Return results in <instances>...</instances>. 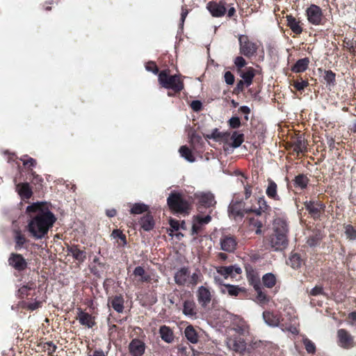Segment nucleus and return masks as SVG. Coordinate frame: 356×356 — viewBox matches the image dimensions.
<instances>
[{
    "label": "nucleus",
    "mask_w": 356,
    "mask_h": 356,
    "mask_svg": "<svg viewBox=\"0 0 356 356\" xmlns=\"http://www.w3.org/2000/svg\"><path fill=\"white\" fill-rule=\"evenodd\" d=\"M183 314L191 318H196L197 310L195 303L192 300H186L183 304Z\"/></svg>",
    "instance_id": "obj_22"
},
{
    "label": "nucleus",
    "mask_w": 356,
    "mask_h": 356,
    "mask_svg": "<svg viewBox=\"0 0 356 356\" xmlns=\"http://www.w3.org/2000/svg\"><path fill=\"white\" fill-rule=\"evenodd\" d=\"M302 343L305 345V349L308 353H314L316 351L315 344L306 337H303Z\"/></svg>",
    "instance_id": "obj_49"
},
{
    "label": "nucleus",
    "mask_w": 356,
    "mask_h": 356,
    "mask_svg": "<svg viewBox=\"0 0 356 356\" xmlns=\"http://www.w3.org/2000/svg\"><path fill=\"white\" fill-rule=\"evenodd\" d=\"M13 239L16 250L24 248L26 244L29 242L26 235L20 229H15L13 231Z\"/></svg>",
    "instance_id": "obj_20"
},
{
    "label": "nucleus",
    "mask_w": 356,
    "mask_h": 356,
    "mask_svg": "<svg viewBox=\"0 0 356 356\" xmlns=\"http://www.w3.org/2000/svg\"><path fill=\"white\" fill-rule=\"evenodd\" d=\"M111 305L115 311L122 313L124 310V300L121 296H115L111 301Z\"/></svg>",
    "instance_id": "obj_36"
},
{
    "label": "nucleus",
    "mask_w": 356,
    "mask_h": 356,
    "mask_svg": "<svg viewBox=\"0 0 356 356\" xmlns=\"http://www.w3.org/2000/svg\"><path fill=\"white\" fill-rule=\"evenodd\" d=\"M250 212L248 209H242V202H232L229 206V216L236 218V217H242L245 213Z\"/></svg>",
    "instance_id": "obj_21"
},
{
    "label": "nucleus",
    "mask_w": 356,
    "mask_h": 356,
    "mask_svg": "<svg viewBox=\"0 0 356 356\" xmlns=\"http://www.w3.org/2000/svg\"><path fill=\"white\" fill-rule=\"evenodd\" d=\"M201 273L199 270H196L192 275L189 274L188 286H195L200 281Z\"/></svg>",
    "instance_id": "obj_48"
},
{
    "label": "nucleus",
    "mask_w": 356,
    "mask_h": 356,
    "mask_svg": "<svg viewBox=\"0 0 356 356\" xmlns=\"http://www.w3.org/2000/svg\"><path fill=\"white\" fill-rule=\"evenodd\" d=\"M21 161L23 162L24 165L27 167H33L36 164L35 159L31 157H28L27 156H24L22 158H21Z\"/></svg>",
    "instance_id": "obj_51"
},
{
    "label": "nucleus",
    "mask_w": 356,
    "mask_h": 356,
    "mask_svg": "<svg viewBox=\"0 0 356 356\" xmlns=\"http://www.w3.org/2000/svg\"><path fill=\"white\" fill-rule=\"evenodd\" d=\"M307 19L313 25H319L323 19L321 8L314 4H312L306 10Z\"/></svg>",
    "instance_id": "obj_8"
},
{
    "label": "nucleus",
    "mask_w": 356,
    "mask_h": 356,
    "mask_svg": "<svg viewBox=\"0 0 356 356\" xmlns=\"http://www.w3.org/2000/svg\"><path fill=\"white\" fill-rule=\"evenodd\" d=\"M141 227L145 231H150L153 229L154 223L151 215L147 214L140 219Z\"/></svg>",
    "instance_id": "obj_34"
},
{
    "label": "nucleus",
    "mask_w": 356,
    "mask_h": 356,
    "mask_svg": "<svg viewBox=\"0 0 356 356\" xmlns=\"http://www.w3.org/2000/svg\"><path fill=\"white\" fill-rule=\"evenodd\" d=\"M273 233L268 238L270 248L275 251L282 250L288 245V225L285 220L277 218L273 223Z\"/></svg>",
    "instance_id": "obj_2"
},
{
    "label": "nucleus",
    "mask_w": 356,
    "mask_h": 356,
    "mask_svg": "<svg viewBox=\"0 0 356 356\" xmlns=\"http://www.w3.org/2000/svg\"><path fill=\"white\" fill-rule=\"evenodd\" d=\"M308 183L309 179L305 175L300 174L295 177L294 185L296 187L303 189L307 186Z\"/></svg>",
    "instance_id": "obj_38"
},
{
    "label": "nucleus",
    "mask_w": 356,
    "mask_h": 356,
    "mask_svg": "<svg viewBox=\"0 0 356 356\" xmlns=\"http://www.w3.org/2000/svg\"><path fill=\"white\" fill-rule=\"evenodd\" d=\"M226 291L229 296H237L239 294V293L243 291V290L242 289V288H240L236 285L225 284V289H222V292L225 293Z\"/></svg>",
    "instance_id": "obj_41"
},
{
    "label": "nucleus",
    "mask_w": 356,
    "mask_h": 356,
    "mask_svg": "<svg viewBox=\"0 0 356 356\" xmlns=\"http://www.w3.org/2000/svg\"><path fill=\"white\" fill-rule=\"evenodd\" d=\"M225 5L226 3L224 1H220L219 2L211 1L207 4V9L213 17H220L226 13Z\"/></svg>",
    "instance_id": "obj_11"
},
{
    "label": "nucleus",
    "mask_w": 356,
    "mask_h": 356,
    "mask_svg": "<svg viewBox=\"0 0 356 356\" xmlns=\"http://www.w3.org/2000/svg\"><path fill=\"white\" fill-rule=\"evenodd\" d=\"M243 138L244 136L243 134L238 133L237 131L233 132L231 136V139L232 140V146L234 148H237L241 146L243 142Z\"/></svg>",
    "instance_id": "obj_45"
},
{
    "label": "nucleus",
    "mask_w": 356,
    "mask_h": 356,
    "mask_svg": "<svg viewBox=\"0 0 356 356\" xmlns=\"http://www.w3.org/2000/svg\"><path fill=\"white\" fill-rule=\"evenodd\" d=\"M8 262L9 266L19 272L24 270L28 265L26 259L18 253H11L8 259Z\"/></svg>",
    "instance_id": "obj_9"
},
{
    "label": "nucleus",
    "mask_w": 356,
    "mask_h": 356,
    "mask_svg": "<svg viewBox=\"0 0 356 356\" xmlns=\"http://www.w3.org/2000/svg\"><path fill=\"white\" fill-rule=\"evenodd\" d=\"M225 135V133L220 132L217 129H216L212 131L209 137L216 140H218L224 138Z\"/></svg>",
    "instance_id": "obj_56"
},
{
    "label": "nucleus",
    "mask_w": 356,
    "mask_h": 356,
    "mask_svg": "<svg viewBox=\"0 0 356 356\" xmlns=\"http://www.w3.org/2000/svg\"><path fill=\"white\" fill-rule=\"evenodd\" d=\"M17 191L22 199H29L33 193L30 186L27 183L19 184L17 185Z\"/></svg>",
    "instance_id": "obj_28"
},
{
    "label": "nucleus",
    "mask_w": 356,
    "mask_h": 356,
    "mask_svg": "<svg viewBox=\"0 0 356 356\" xmlns=\"http://www.w3.org/2000/svg\"><path fill=\"white\" fill-rule=\"evenodd\" d=\"M202 102L199 100H194L191 104V107L194 111H199L202 108Z\"/></svg>",
    "instance_id": "obj_64"
},
{
    "label": "nucleus",
    "mask_w": 356,
    "mask_h": 356,
    "mask_svg": "<svg viewBox=\"0 0 356 356\" xmlns=\"http://www.w3.org/2000/svg\"><path fill=\"white\" fill-rule=\"evenodd\" d=\"M68 254H70L74 259L79 262H83L86 258V253L85 251L80 250L77 245H72L67 248Z\"/></svg>",
    "instance_id": "obj_26"
},
{
    "label": "nucleus",
    "mask_w": 356,
    "mask_h": 356,
    "mask_svg": "<svg viewBox=\"0 0 356 356\" xmlns=\"http://www.w3.org/2000/svg\"><path fill=\"white\" fill-rule=\"evenodd\" d=\"M338 343L342 348H349L352 346L353 339L352 336L344 329H340L337 332Z\"/></svg>",
    "instance_id": "obj_16"
},
{
    "label": "nucleus",
    "mask_w": 356,
    "mask_h": 356,
    "mask_svg": "<svg viewBox=\"0 0 356 356\" xmlns=\"http://www.w3.org/2000/svg\"><path fill=\"white\" fill-rule=\"evenodd\" d=\"M251 284L253 286L257 293V296L255 298L257 303L261 306L266 305L269 302V298L265 293L263 292L259 280L257 278H252L251 280Z\"/></svg>",
    "instance_id": "obj_12"
},
{
    "label": "nucleus",
    "mask_w": 356,
    "mask_h": 356,
    "mask_svg": "<svg viewBox=\"0 0 356 356\" xmlns=\"http://www.w3.org/2000/svg\"><path fill=\"white\" fill-rule=\"evenodd\" d=\"M250 225L251 226H253L254 227H257V229L255 230V233L257 234H260L261 233V227H262V222L259 220V219L257 218H250Z\"/></svg>",
    "instance_id": "obj_50"
},
{
    "label": "nucleus",
    "mask_w": 356,
    "mask_h": 356,
    "mask_svg": "<svg viewBox=\"0 0 356 356\" xmlns=\"http://www.w3.org/2000/svg\"><path fill=\"white\" fill-rule=\"evenodd\" d=\"M287 264L293 269H298L302 264L300 256L297 253L292 254Z\"/></svg>",
    "instance_id": "obj_40"
},
{
    "label": "nucleus",
    "mask_w": 356,
    "mask_h": 356,
    "mask_svg": "<svg viewBox=\"0 0 356 356\" xmlns=\"http://www.w3.org/2000/svg\"><path fill=\"white\" fill-rule=\"evenodd\" d=\"M237 241L234 236L224 235L220 238L221 249L227 252H232L236 250Z\"/></svg>",
    "instance_id": "obj_13"
},
{
    "label": "nucleus",
    "mask_w": 356,
    "mask_h": 356,
    "mask_svg": "<svg viewBox=\"0 0 356 356\" xmlns=\"http://www.w3.org/2000/svg\"><path fill=\"white\" fill-rule=\"evenodd\" d=\"M242 272L241 268L235 265V266H222L218 269V273L225 277H227L229 276L234 277L236 275L241 274Z\"/></svg>",
    "instance_id": "obj_23"
},
{
    "label": "nucleus",
    "mask_w": 356,
    "mask_h": 356,
    "mask_svg": "<svg viewBox=\"0 0 356 356\" xmlns=\"http://www.w3.org/2000/svg\"><path fill=\"white\" fill-rule=\"evenodd\" d=\"M321 238L322 236L319 232H314L308 237L307 243L310 247H314L319 243Z\"/></svg>",
    "instance_id": "obj_46"
},
{
    "label": "nucleus",
    "mask_w": 356,
    "mask_h": 356,
    "mask_svg": "<svg viewBox=\"0 0 356 356\" xmlns=\"http://www.w3.org/2000/svg\"><path fill=\"white\" fill-rule=\"evenodd\" d=\"M159 81L163 88L172 89L175 92H179L184 88V83L180 80L179 76H169L165 70L159 73Z\"/></svg>",
    "instance_id": "obj_3"
},
{
    "label": "nucleus",
    "mask_w": 356,
    "mask_h": 356,
    "mask_svg": "<svg viewBox=\"0 0 356 356\" xmlns=\"http://www.w3.org/2000/svg\"><path fill=\"white\" fill-rule=\"evenodd\" d=\"M308 86V82L307 81L302 80L300 81H296L294 83V87L298 90H302L305 89Z\"/></svg>",
    "instance_id": "obj_62"
},
{
    "label": "nucleus",
    "mask_w": 356,
    "mask_h": 356,
    "mask_svg": "<svg viewBox=\"0 0 356 356\" xmlns=\"http://www.w3.org/2000/svg\"><path fill=\"white\" fill-rule=\"evenodd\" d=\"M44 347L49 355L53 354L57 348L56 346L51 341L45 343Z\"/></svg>",
    "instance_id": "obj_58"
},
{
    "label": "nucleus",
    "mask_w": 356,
    "mask_h": 356,
    "mask_svg": "<svg viewBox=\"0 0 356 356\" xmlns=\"http://www.w3.org/2000/svg\"><path fill=\"white\" fill-rule=\"evenodd\" d=\"M257 203L259 205L258 209H251L249 210H250V212H254L256 213L257 216H260L261 214V213L266 211L269 207L267 204V202H266L264 197H259V199L257 200Z\"/></svg>",
    "instance_id": "obj_35"
},
{
    "label": "nucleus",
    "mask_w": 356,
    "mask_h": 356,
    "mask_svg": "<svg viewBox=\"0 0 356 356\" xmlns=\"http://www.w3.org/2000/svg\"><path fill=\"white\" fill-rule=\"evenodd\" d=\"M309 63L307 58L299 59L292 67V71L296 73L305 72L308 67Z\"/></svg>",
    "instance_id": "obj_32"
},
{
    "label": "nucleus",
    "mask_w": 356,
    "mask_h": 356,
    "mask_svg": "<svg viewBox=\"0 0 356 356\" xmlns=\"http://www.w3.org/2000/svg\"><path fill=\"white\" fill-rule=\"evenodd\" d=\"M224 78H225V81L226 82V83L227 85H233L234 83V76L233 75V74L229 72V71H227L224 74Z\"/></svg>",
    "instance_id": "obj_55"
},
{
    "label": "nucleus",
    "mask_w": 356,
    "mask_h": 356,
    "mask_svg": "<svg viewBox=\"0 0 356 356\" xmlns=\"http://www.w3.org/2000/svg\"><path fill=\"white\" fill-rule=\"evenodd\" d=\"M211 220V218L209 215H207L205 216H197L193 222V232L198 233L201 227L204 225L208 224Z\"/></svg>",
    "instance_id": "obj_25"
},
{
    "label": "nucleus",
    "mask_w": 356,
    "mask_h": 356,
    "mask_svg": "<svg viewBox=\"0 0 356 356\" xmlns=\"http://www.w3.org/2000/svg\"><path fill=\"white\" fill-rule=\"evenodd\" d=\"M265 323L272 327H280L282 324L280 322V316L270 311H265L262 314Z\"/></svg>",
    "instance_id": "obj_17"
},
{
    "label": "nucleus",
    "mask_w": 356,
    "mask_h": 356,
    "mask_svg": "<svg viewBox=\"0 0 356 356\" xmlns=\"http://www.w3.org/2000/svg\"><path fill=\"white\" fill-rule=\"evenodd\" d=\"M145 345L144 342L138 339H133L129 345V350L133 356H141L144 354Z\"/></svg>",
    "instance_id": "obj_15"
},
{
    "label": "nucleus",
    "mask_w": 356,
    "mask_h": 356,
    "mask_svg": "<svg viewBox=\"0 0 356 356\" xmlns=\"http://www.w3.org/2000/svg\"><path fill=\"white\" fill-rule=\"evenodd\" d=\"M133 275L135 277H139L138 281L140 282H148L151 280L150 275L145 272L142 266L136 267L134 270Z\"/></svg>",
    "instance_id": "obj_31"
},
{
    "label": "nucleus",
    "mask_w": 356,
    "mask_h": 356,
    "mask_svg": "<svg viewBox=\"0 0 356 356\" xmlns=\"http://www.w3.org/2000/svg\"><path fill=\"white\" fill-rule=\"evenodd\" d=\"M30 216L27 229L35 239H42L56 220L54 214L43 202H35L26 207Z\"/></svg>",
    "instance_id": "obj_1"
},
{
    "label": "nucleus",
    "mask_w": 356,
    "mask_h": 356,
    "mask_svg": "<svg viewBox=\"0 0 356 356\" xmlns=\"http://www.w3.org/2000/svg\"><path fill=\"white\" fill-rule=\"evenodd\" d=\"M240 53L246 57L254 56L258 49L257 44L248 39L245 35L238 37Z\"/></svg>",
    "instance_id": "obj_5"
},
{
    "label": "nucleus",
    "mask_w": 356,
    "mask_h": 356,
    "mask_svg": "<svg viewBox=\"0 0 356 356\" xmlns=\"http://www.w3.org/2000/svg\"><path fill=\"white\" fill-rule=\"evenodd\" d=\"M227 348L235 353H241L246 349L245 340L239 337H228L225 341Z\"/></svg>",
    "instance_id": "obj_6"
},
{
    "label": "nucleus",
    "mask_w": 356,
    "mask_h": 356,
    "mask_svg": "<svg viewBox=\"0 0 356 356\" xmlns=\"http://www.w3.org/2000/svg\"><path fill=\"white\" fill-rule=\"evenodd\" d=\"M111 235L113 238H120L121 241H123L124 244L126 243V236L120 230H118V229L113 230Z\"/></svg>",
    "instance_id": "obj_61"
},
{
    "label": "nucleus",
    "mask_w": 356,
    "mask_h": 356,
    "mask_svg": "<svg viewBox=\"0 0 356 356\" xmlns=\"http://www.w3.org/2000/svg\"><path fill=\"white\" fill-rule=\"evenodd\" d=\"M159 334L161 339L166 343H170L174 340L172 330L166 325H162L159 328Z\"/></svg>",
    "instance_id": "obj_27"
},
{
    "label": "nucleus",
    "mask_w": 356,
    "mask_h": 356,
    "mask_svg": "<svg viewBox=\"0 0 356 356\" xmlns=\"http://www.w3.org/2000/svg\"><path fill=\"white\" fill-rule=\"evenodd\" d=\"M195 197L198 204L205 208L213 207L216 204L214 195L209 192H197Z\"/></svg>",
    "instance_id": "obj_10"
},
{
    "label": "nucleus",
    "mask_w": 356,
    "mask_h": 356,
    "mask_svg": "<svg viewBox=\"0 0 356 356\" xmlns=\"http://www.w3.org/2000/svg\"><path fill=\"white\" fill-rule=\"evenodd\" d=\"M167 202L170 209L177 213H184L189 209L188 202L179 193H171L167 199Z\"/></svg>",
    "instance_id": "obj_4"
},
{
    "label": "nucleus",
    "mask_w": 356,
    "mask_h": 356,
    "mask_svg": "<svg viewBox=\"0 0 356 356\" xmlns=\"http://www.w3.org/2000/svg\"><path fill=\"white\" fill-rule=\"evenodd\" d=\"M346 234L350 239H355L356 238V230L351 225L346 227Z\"/></svg>",
    "instance_id": "obj_53"
},
{
    "label": "nucleus",
    "mask_w": 356,
    "mask_h": 356,
    "mask_svg": "<svg viewBox=\"0 0 356 356\" xmlns=\"http://www.w3.org/2000/svg\"><path fill=\"white\" fill-rule=\"evenodd\" d=\"M286 21L288 26L296 34H300L302 29L300 25V22L291 15L286 16Z\"/></svg>",
    "instance_id": "obj_30"
},
{
    "label": "nucleus",
    "mask_w": 356,
    "mask_h": 356,
    "mask_svg": "<svg viewBox=\"0 0 356 356\" xmlns=\"http://www.w3.org/2000/svg\"><path fill=\"white\" fill-rule=\"evenodd\" d=\"M77 319L81 325L88 328L92 327L95 324L93 317L90 314L83 312L81 309H79Z\"/></svg>",
    "instance_id": "obj_24"
},
{
    "label": "nucleus",
    "mask_w": 356,
    "mask_h": 356,
    "mask_svg": "<svg viewBox=\"0 0 356 356\" xmlns=\"http://www.w3.org/2000/svg\"><path fill=\"white\" fill-rule=\"evenodd\" d=\"M306 210L314 218H319L321 213L324 211L325 204L320 201L309 200L304 202Z\"/></svg>",
    "instance_id": "obj_7"
},
{
    "label": "nucleus",
    "mask_w": 356,
    "mask_h": 356,
    "mask_svg": "<svg viewBox=\"0 0 356 356\" xmlns=\"http://www.w3.org/2000/svg\"><path fill=\"white\" fill-rule=\"evenodd\" d=\"M184 335L191 343H197L198 342L197 334L192 325H188L186 327Z\"/></svg>",
    "instance_id": "obj_33"
},
{
    "label": "nucleus",
    "mask_w": 356,
    "mask_h": 356,
    "mask_svg": "<svg viewBox=\"0 0 356 356\" xmlns=\"http://www.w3.org/2000/svg\"><path fill=\"white\" fill-rule=\"evenodd\" d=\"M35 287V285L33 282H28L26 284H24L18 289L19 296L21 298H24L26 296H28L29 291L33 289Z\"/></svg>",
    "instance_id": "obj_47"
},
{
    "label": "nucleus",
    "mask_w": 356,
    "mask_h": 356,
    "mask_svg": "<svg viewBox=\"0 0 356 356\" xmlns=\"http://www.w3.org/2000/svg\"><path fill=\"white\" fill-rule=\"evenodd\" d=\"M234 64L238 68L243 67L245 65V60L241 56H237L234 60Z\"/></svg>",
    "instance_id": "obj_63"
},
{
    "label": "nucleus",
    "mask_w": 356,
    "mask_h": 356,
    "mask_svg": "<svg viewBox=\"0 0 356 356\" xmlns=\"http://www.w3.org/2000/svg\"><path fill=\"white\" fill-rule=\"evenodd\" d=\"M189 277V270L186 267H182L175 274L174 279L175 283L179 286H188Z\"/></svg>",
    "instance_id": "obj_19"
},
{
    "label": "nucleus",
    "mask_w": 356,
    "mask_h": 356,
    "mask_svg": "<svg viewBox=\"0 0 356 356\" xmlns=\"http://www.w3.org/2000/svg\"><path fill=\"white\" fill-rule=\"evenodd\" d=\"M232 330L243 337L248 335L250 333L248 324L241 318H237L233 321Z\"/></svg>",
    "instance_id": "obj_14"
},
{
    "label": "nucleus",
    "mask_w": 356,
    "mask_h": 356,
    "mask_svg": "<svg viewBox=\"0 0 356 356\" xmlns=\"http://www.w3.org/2000/svg\"><path fill=\"white\" fill-rule=\"evenodd\" d=\"M309 294L313 296L323 295L324 294L323 289L321 286H316L311 290Z\"/></svg>",
    "instance_id": "obj_59"
},
{
    "label": "nucleus",
    "mask_w": 356,
    "mask_h": 356,
    "mask_svg": "<svg viewBox=\"0 0 356 356\" xmlns=\"http://www.w3.org/2000/svg\"><path fill=\"white\" fill-rule=\"evenodd\" d=\"M266 193L269 198L275 200H279L280 197L277 195V186L273 180H268V186L266 190Z\"/></svg>",
    "instance_id": "obj_29"
},
{
    "label": "nucleus",
    "mask_w": 356,
    "mask_h": 356,
    "mask_svg": "<svg viewBox=\"0 0 356 356\" xmlns=\"http://www.w3.org/2000/svg\"><path fill=\"white\" fill-rule=\"evenodd\" d=\"M181 157L184 158L186 161L192 163L195 161V157L191 151L186 146H181L179 150Z\"/></svg>",
    "instance_id": "obj_44"
},
{
    "label": "nucleus",
    "mask_w": 356,
    "mask_h": 356,
    "mask_svg": "<svg viewBox=\"0 0 356 356\" xmlns=\"http://www.w3.org/2000/svg\"><path fill=\"white\" fill-rule=\"evenodd\" d=\"M324 78L327 83L333 84L335 81V74L331 70L326 71Z\"/></svg>",
    "instance_id": "obj_52"
},
{
    "label": "nucleus",
    "mask_w": 356,
    "mask_h": 356,
    "mask_svg": "<svg viewBox=\"0 0 356 356\" xmlns=\"http://www.w3.org/2000/svg\"><path fill=\"white\" fill-rule=\"evenodd\" d=\"M197 297L199 303L202 307H206L211 300L210 291L205 286H201L197 291Z\"/></svg>",
    "instance_id": "obj_18"
},
{
    "label": "nucleus",
    "mask_w": 356,
    "mask_h": 356,
    "mask_svg": "<svg viewBox=\"0 0 356 356\" xmlns=\"http://www.w3.org/2000/svg\"><path fill=\"white\" fill-rule=\"evenodd\" d=\"M149 207L143 203L134 204L131 208L130 212L132 214H141L147 211Z\"/></svg>",
    "instance_id": "obj_43"
},
{
    "label": "nucleus",
    "mask_w": 356,
    "mask_h": 356,
    "mask_svg": "<svg viewBox=\"0 0 356 356\" xmlns=\"http://www.w3.org/2000/svg\"><path fill=\"white\" fill-rule=\"evenodd\" d=\"M145 68L147 71L152 72L155 74L159 72V69L154 62L147 63L145 65Z\"/></svg>",
    "instance_id": "obj_60"
},
{
    "label": "nucleus",
    "mask_w": 356,
    "mask_h": 356,
    "mask_svg": "<svg viewBox=\"0 0 356 356\" xmlns=\"http://www.w3.org/2000/svg\"><path fill=\"white\" fill-rule=\"evenodd\" d=\"M262 281L267 288H273L276 284V277L274 274L268 273L262 277Z\"/></svg>",
    "instance_id": "obj_39"
},
{
    "label": "nucleus",
    "mask_w": 356,
    "mask_h": 356,
    "mask_svg": "<svg viewBox=\"0 0 356 356\" xmlns=\"http://www.w3.org/2000/svg\"><path fill=\"white\" fill-rule=\"evenodd\" d=\"M229 125L231 128L236 129L241 126V121L238 117H232L228 121Z\"/></svg>",
    "instance_id": "obj_54"
},
{
    "label": "nucleus",
    "mask_w": 356,
    "mask_h": 356,
    "mask_svg": "<svg viewBox=\"0 0 356 356\" xmlns=\"http://www.w3.org/2000/svg\"><path fill=\"white\" fill-rule=\"evenodd\" d=\"M293 150L298 154L303 153L307 150V145L303 138H298L293 143Z\"/></svg>",
    "instance_id": "obj_37"
},
{
    "label": "nucleus",
    "mask_w": 356,
    "mask_h": 356,
    "mask_svg": "<svg viewBox=\"0 0 356 356\" xmlns=\"http://www.w3.org/2000/svg\"><path fill=\"white\" fill-rule=\"evenodd\" d=\"M241 76L243 79L242 81L245 82L247 86H250L254 76V70L252 68L248 69L245 72L241 74Z\"/></svg>",
    "instance_id": "obj_42"
},
{
    "label": "nucleus",
    "mask_w": 356,
    "mask_h": 356,
    "mask_svg": "<svg viewBox=\"0 0 356 356\" xmlns=\"http://www.w3.org/2000/svg\"><path fill=\"white\" fill-rule=\"evenodd\" d=\"M282 331H289L292 334H298V331L295 325H285L284 323L280 325Z\"/></svg>",
    "instance_id": "obj_57"
}]
</instances>
